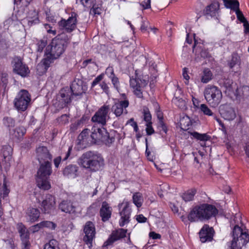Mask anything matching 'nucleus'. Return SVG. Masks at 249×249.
Instances as JSON below:
<instances>
[{"label":"nucleus","instance_id":"473e14b6","mask_svg":"<svg viewBox=\"0 0 249 249\" xmlns=\"http://www.w3.org/2000/svg\"><path fill=\"white\" fill-rule=\"evenodd\" d=\"M219 4L218 2H213L208 5L204 10L205 15L210 16L211 17L216 16L219 10Z\"/></svg>","mask_w":249,"mask_h":249},{"label":"nucleus","instance_id":"20e7f679","mask_svg":"<svg viewBox=\"0 0 249 249\" xmlns=\"http://www.w3.org/2000/svg\"><path fill=\"white\" fill-rule=\"evenodd\" d=\"M232 240L230 249H249V234L248 230H243L237 225L232 229Z\"/></svg>","mask_w":249,"mask_h":249},{"label":"nucleus","instance_id":"0eeeda50","mask_svg":"<svg viewBox=\"0 0 249 249\" xmlns=\"http://www.w3.org/2000/svg\"><path fill=\"white\" fill-rule=\"evenodd\" d=\"M204 94L207 102L213 107L219 104L222 98L221 90L218 87L211 85L205 88Z\"/></svg>","mask_w":249,"mask_h":249},{"label":"nucleus","instance_id":"09e8293b","mask_svg":"<svg viewBox=\"0 0 249 249\" xmlns=\"http://www.w3.org/2000/svg\"><path fill=\"white\" fill-rule=\"evenodd\" d=\"M92 7L90 10L89 13L91 15L95 16L96 15H99L101 13L102 9L100 7L97 6L95 4V2L93 4L91 5Z\"/></svg>","mask_w":249,"mask_h":249},{"label":"nucleus","instance_id":"ea45409f","mask_svg":"<svg viewBox=\"0 0 249 249\" xmlns=\"http://www.w3.org/2000/svg\"><path fill=\"white\" fill-rule=\"evenodd\" d=\"M190 134L194 139L203 142L209 141L211 138L210 136L207 135L206 133L200 134L196 131L190 132Z\"/></svg>","mask_w":249,"mask_h":249},{"label":"nucleus","instance_id":"7c9ffc66","mask_svg":"<svg viewBox=\"0 0 249 249\" xmlns=\"http://www.w3.org/2000/svg\"><path fill=\"white\" fill-rule=\"evenodd\" d=\"M78 167L76 165L70 164L63 170V175L68 178H75L78 176Z\"/></svg>","mask_w":249,"mask_h":249},{"label":"nucleus","instance_id":"13d9d810","mask_svg":"<svg viewBox=\"0 0 249 249\" xmlns=\"http://www.w3.org/2000/svg\"><path fill=\"white\" fill-rule=\"evenodd\" d=\"M69 117L67 114H63L57 118V121L62 124H65L69 122Z\"/></svg>","mask_w":249,"mask_h":249},{"label":"nucleus","instance_id":"72a5a7b5","mask_svg":"<svg viewBox=\"0 0 249 249\" xmlns=\"http://www.w3.org/2000/svg\"><path fill=\"white\" fill-rule=\"evenodd\" d=\"M195 44L193 46V52L195 53L196 55H197V57L199 56L201 57L207 58L210 56V54L208 51L205 49L203 48L202 46H196V41L194 38Z\"/></svg>","mask_w":249,"mask_h":249},{"label":"nucleus","instance_id":"393cba45","mask_svg":"<svg viewBox=\"0 0 249 249\" xmlns=\"http://www.w3.org/2000/svg\"><path fill=\"white\" fill-rule=\"evenodd\" d=\"M57 58H53V55L49 52L46 53V57L42 60L41 62L39 63L36 66L37 71H39V69H42V72H46L50 64L53 62V60Z\"/></svg>","mask_w":249,"mask_h":249},{"label":"nucleus","instance_id":"cd10ccee","mask_svg":"<svg viewBox=\"0 0 249 249\" xmlns=\"http://www.w3.org/2000/svg\"><path fill=\"white\" fill-rule=\"evenodd\" d=\"M40 214L38 209L30 207L26 210L25 217L27 221L33 223L38 220Z\"/></svg>","mask_w":249,"mask_h":249},{"label":"nucleus","instance_id":"e2e57ef3","mask_svg":"<svg viewBox=\"0 0 249 249\" xmlns=\"http://www.w3.org/2000/svg\"><path fill=\"white\" fill-rule=\"evenodd\" d=\"M106 73L108 75L109 78L115 75L114 73L113 69L112 67H108L107 68L106 70Z\"/></svg>","mask_w":249,"mask_h":249},{"label":"nucleus","instance_id":"0e129e2a","mask_svg":"<svg viewBox=\"0 0 249 249\" xmlns=\"http://www.w3.org/2000/svg\"><path fill=\"white\" fill-rule=\"evenodd\" d=\"M31 244L29 241H21V249H30Z\"/></svg>","mask_w":249,"mask_h":249},{"label":"nucleus","instance_id":"2eb2a0df","mask_svg":"<svg viewBox=\"0 0 249 249\" xmlns=\"http://www.w3.org/2000/svg\"><path fill=\"white\" fill-rule=\"evenodd\" d=\"M13 148L9 145H5L2 146L1 149V154L3 157L2 162H0V169L2 170V166L6 171H7L10 166V161L12 158Z\"/></svg>","mask_w":249,"mask_h":249},{"label":"nucleus","instance_id":"774afa93","mask_svg":"<svg viewBox=\"0 0 249 249\" xmlns=\"http://www.w3.org/2000/svg\"><path fill=\"white\" fill-rule=\"evenodd\" d=\"M136 220L139 223H145L147 221V218L141 214L137 215Z\"/></svg>","mask_w":249,"mask_h":249},{"label":"nucleus","instance_id":"f8f14e48","mask_svg":"<svg viewBox=\"0 0 249 249\" xmlns=\"http://www.w3.org/2000/svg\"><path fill=\"white\" fill-rule=\"evenodd\" d=\"M41 209L44 213L54 214L56 213V202L55 197L47 194L41 203Z\"/></svg>","mask_w":249,"mask_h":249},{"label":"nucleus","instance_id":"e433bc0d","mask_svg":"<svg viewBox=\"0 0 249 249\" xmlns=\"http://www.w3.org/2000/svg\"><path fill=\"white\" fill-rule=\"evenodd\" d=\"M225 6L233 11L239 9V2L237 0H223Z\"/></svg>","mask_w":249,"mask_h":249},{"label":"nucleus","instance_id":"c756f323","mask_svg":"<svg viewBox=\"0 0 249 249\" xmlns=\"http://www.w3.org/2000/svg\"><path fill=\"white\" fill-rule=\"evenodd\" d=\"M24 20L27 22L29 26H32L38 23L39 20L37 12L36 10L29 11Z\"/></svg>","mask_w":249,"mask_h":249},{"label":"nucleus","instance_id":"79ce46f5","mask_svg":"<svg viewBox=\"0 0 249 249\" xmlns=\"http://www.w3.org/2000/svg\"><path fill=\"white\" fill-rule=\"evenodd\" d=\"M143 198L142 194L139 193H135L133 196V201L135 205L139 208L142 206Z\"/></svg>","mask_w":249,"mask_h":249},{"label":"nucleus","instance_id":"7ed1b4c3","mask_svg":"<svg viewBox=\"0 0 249 249\" xmlns=\"http://www.w3.org/2000/svg\"><path fill=\"white\" fill-rule=\"evenodd\" d=\"M70 43L68 36L64 33L57 35L47 47L46 51L53 55V58H58L65 51Z\"/></svg>","mask_w":249,"mask_h":249},{"label":"nucleus","instance_id":"aec40b11","mask_svg":"<svg viewBox=\"0 0 249 249\" xmlns=\"http://www.w3.org/2000/svg\"><path fill=\"white\" fill-rule=\"evenodd\" d=\"M36 157L39 162L50 161L51 162L53 156L46 146H39L36 149Z\"/></svg>","mask_w":249,"mask_h":249},{"label":"nucleus","instance_id":"39448f33","mask_svg":"<svg viewBox=\"0 0 249 249\" xmlns=\"http://www.w3.org/2000/svg\"><path fill=\"white\" fill-rule=\"evenodd\" d=\"M39 163L36 178L37 186L41 189L48 190L51 188L48 178L52 173V163L50 161Z\"/></svg>","mask_w":249,"mask_h":249},{"label":"nucleus","instance_id":"a878e982","mask_svg":"<svg viewBox=\"0 0 249 249\" xmlns=\"http://www.w3.org/2000/svg\"><path fill=\"white\" fill-rule=\"evenodd\" d=\"M220 112L222 117L227 120H232L236 117L233 108L229 105L222 106L221 107Z\"/></svg>","mask_w":249,"mask_h":249},{"label":"nucleus","instance_id":"6e6d98bb","mask_svg":"<svg viewBox=\"0 0 249 249\" xmlns=\"http://www.w3.org/2000/svg\"><path fill=\"white\" fill-rule=\"evenodd\" d=\"M235 12L236 15L238 20H239L241 22L243 23L245 21H247L246 18H245L242 12L240 10V9L238 10Z\"/></svg>","mask_w":249,"mask_h":249},{"label":"nucleus","instance_id":"f704fd0d","mask_svg":"<svg viewBox=\"0 0 249 249\" xmlns=\"http://www.w3.org/2000/svg\"><path fill=\"white\" fill-rule=\"evenodd\" d=\"M2 177V183H0V199L1 198L4 199L8 196L10 192V189L8 188V186L7 185V181L6 180V178L4 175H3Z\"/></svg>","mask_w":249,"mask_h":249},{"label":"nucleus","instance_id":"ddd939ff","mask_svg":"<svg viewBox=\"0 0 249 249\" xmlns=\"http://www.w3.org/2000/svg\"><path fill=\"white\" fill-rule=\"evenodd\" d=\"M11 63L14 73L20 75L22 77H25L29 75L30 72L29 69L25 64L23 63L20 57H14Z\"/></svg>","mask_w":249,"mask_h":249},{"label":"nucleus","instance_id":"bf43d9fd","mask_svg":"<svg viewBox=\"0 0 249 249\" xmlns=\"http://www.w3.org/2000/svg\"><path fill=\"white\" fill-rule=\"evenodd\" d=\"M143 9H148L151 8V0H144L140 3Z\"/></svg>","mask_w":249,"mask_h":249},{"label":"nucleus","instance_id":"603ef678","mask_svg":"<svg viewBox=\"0 0 249 249\" xmlns=\"http://www.w3.org/2000/svg\"><path fill=\"white\" fill-rule=\"evenodd\" d=\"M47 42L46 39H41L37 43V50L39 52H42L44 48L47 45Z\"/></svg>","mask_w":249,"mask_h":249},{"label":"nucleus","instance_id":"8fccbe9b","mask_svg":"<svg viewBox=\"0 0 249 249\" xmlns=\"http://www.w3.org/2000/svg\"><path fill=\"white\" fill-rule=\"evenodd\" d=\"M222 82L223 86L226 88V89L229 91H231L232 84L233 83L232 80L229 78H224L222 80Z\"/></svg>","mask_w":249,"mask_h":249},{"label":"nucleus","instance_id":"864d4df0","mask_svg":"<svg viewBox=\"0 0 249 249\" xmlns=\"http://www.w3.org/2000/svg\"><path fill=\"white\" fill-rule=\"evenodd\" d=\"M111 80L112 83L113 85L114 88L119 91V88H120V82L119 81V79L115 75L110 78Z\"/></svg>","mask_w":249,"mask_h":249},{"label":"nucleus","instance_id":"de8ad7c7","mask_svg":"<svg viewBox=\"0 0 249 249\" xmlns=\"http://www.w3.org/2000/svg\"><path fill=\"white\" fill-rule=\"evenodd\" d=\"M200 109L204 115L208 116L213 115V113L212 110L205 104H201L200 107Z\"/></svg>","mask_w":249,"mask_h":249},{"label":"nucleus","instance_id":"680f3d73","mask_svg":"<svg viewBox=\"0 0 249 249\" xmlns=\"http://www.w3.org/2000/svg\"><path fill=\"white\" fill-rule=\"evenodd\" d=\"M88 120V118L85 116H83L80 119L77 120V125L82 127L83 124Z\"/></svg>","mask_w":249,"mask_h":249},{"label":"nucleus","instance_id":"338daca9","mask_svg":"<svg viewBox=\"0 0 249 249\" xmlns=\"http://www.w3.org/2000/svg\"><path fill=\"white\" fill-rule=\"evenodd\" d=\"M15 131H17L19 134V136H23L26 132V129L23 126H19L15 129Z\"/></svg>","mask_w":249,"mask_h":249},{"label":"nucleus","instance_id":"4468645a","mask_svg":"<svg viewBox=\"0 0 249 249\" xmlns=\"http://www.w3.org/2000/svg\"><path fill=\"white\" fill-rule=\"evenodd\" d=\"M74 97H72L69 88L62 89L57 95L56 100L58 101V107L63 108L70 103Z\"/></svg>","mask_w":249,"mask_h":249},{"label":"nucleus","instance_id":"9b49d317","mask_svg":"<svg viewBox=\"0 0 249 249\" xmlns=\"http://www.w3.org/2000/svg\"><path fill=\"white\" fill-rule=\"evenodd\" d=\"M83 231L85 233L83 241L89 246V248H90L92 246V242L95 238L96 235L94 223L90 221L86 222L84 226Z\"/></svg>","mask_w":249,"mask_h":249},{"label":"nucleus","instance_id":"2f4dec72","mask_svg":"<svg viewBox=\"0 0 249 249\" xmlns=\"http://www.w3.org/2000/svg\"><path fill=\"white\" fill-rule=\"evenodd\" d=\"M17 228L19 233L21 241H29V231L25 226L22 223H18L17 224Z\"/></svg>","mask_w":249,"mask_h":249},{"label":"nucleus","instance_id":"a19ab883","mask_svg":"<svg viewBox=\"0 0 249 249\" xmlns=\"http://www.w3.org/2000/svg\"><path fill=\"white\" fill-rule=\"evenodd\" d=\"M213 74L209 69H205L203 71L201 81L203 83H208L212 79Z\"/></svg>","mask_w":249,"mask_h":249},{"label":"nucleus","instance_id":"bb28decb","mask_svg":"<svg viewBox=\"0 0 249 249\" xmlns=\"http://www.w3.org/2000/svg\"><path fill=\"white\" fill-rule=\"evenodd\" d=\"M112 210L111 207L109 206V204L106 201H104L102 203L99 212L100 216L102 221L105 222L110 219L112 213Z\"/></svg>","mask_w":249,"mask_h":249},{"label":"nucleus","instance_id":"a211bd4d","mask_svg":"<svg viewBox=\"0 0 249 249\" xmlns=\"http://www.w3.org/2000/svg\"><path fill=\"white\" fill-rule=\"evenodd\" d=\"M123 205H124L123 209L120 212L121 219L119 221V225L121 227H123L125 224L129 223L131 212L128 202H124L121 204H119V207H121Z\"/></svg>","mask_w":249,"mask_h":249},{"label":"nucleus","instance_id":"3c124183","mask_svg":"<svg viewBox=\"0 0 249 249\" xmlns=\"http://www.w3.org/2000/svg\"><path fill=\"white\" fill-rule=\"evenodd\" d=\"M41 223L43 228L46 227L51 230H54L56 226L55 223L51 221H44L41 222Z\"/></svg>","mask_w":249,"mask_h":249},{"label":"nucleus","instance_id":"5701e85b","mask_svg":"<svg viewBox=\"0 0 249 249\" xmlns=\"http://www.w3.org/2000/svg\"><path fill=\"white\" fill-rule=\"evenodd\" d=\"M103 136L102 142L107 146H110L114 142L116 137H119V134L116 131L112 130L108 132L105 128H103Z\"/></svg>","mask_w":249,"mask_h":249},{"label":"nucleus","instance_id":"5fc2aeb1","mask_svg":"<svg viewBox=\"0 0 249 249\" xmlns=\"http://www.w3.org/2000/svg\"><path fill=\"white\" fill-rule=\"evenodd\" d=\"M3 241L6 243V244L8 245L10 248H11V249H16L17 245L15 244L14 241L12 238L4 239Z\"/></svg>","mask_w":249,"mask_h":249},{"label":"nucleus","instance_id":"c85d7f7f","mask_svg":"<svg viewBox=\"0 0 249 249\" xmlns=\"http://www.w3.org/2000/svg\"><path fill=\"white\" fill-rule=\"evenodd\" d=\"M103 128H100L95 126L92 128L90 137L92 139V142L95 143L102 141L103 131Z\"/></svg>","mask_w":249,"mask_h":249},{"label":"nucleus","instance_id":"a18cd8bd","mask_svg":"<svg viewBox=\"0 0 249 249\" xmlns=\"http://www.w3.org/2000/svg\"><path fill=\"white\" fill-rule=\"evenodd\" d=\"M158 118L159 120L158 128L160 131L162 130L166 134L168 131V128L166 124L163 122V118L162 116H160L159 114L158 115Z\"/></svg>","mask_w":249,"mask_h":249},{"label":"nucleus","instance_id":"69168bd1","mask_svg":"<svg viewBox=\"0 0 249 249\" xmlns=\"http://www.w3.org/2000/svg\"><path fill=\"white\" fill-rule=\"evenodd\" d=\"M101 88L103 90V91L107 94L109 92V87H108L107 84L105 82H102L100 85Z\"/></svg>","mask_w":249,"mask_h":249},{"label":"nucleus","instance_id":"6ab92c4d","mask_svg":"<svg viewBox=\"0 0 249 249\" xmlns=\"http://www.w3.org/2000/svg\"><path fill=\"white\" fill-rule=\"evenodd\" d=\"M127 231V230L124 229H119L113 231L107 240L104 242L103 246L107 247L111 245L115 241L125 237Z\"/></svg>","mask_w":249,"mask_h":249},{"label":"nucleus","instance_id":"9d476101","mask_svg":"<svg viewBox=\"0 0 249 249\" xmlns=\"http://www.w3.org/2000/svg\"><path fill=\"white\" fill-rule=\"evenodd\" d=\"M109 106L103 105L94 114L91 118V121L100 124L102 126L106 124L107 121L110 118Z\"/></svg>","mask_w":249,"mask_h":249},{"label":"nucleus","instance_id":"f03ea898","mask_svg":"<svg viewBox=\"0 0 249 249\" xmlns=\"http://www.w3.org/2000/svg\"><path fill=\"white\" fill-rule=\"evenodd\" d=\"M78 163L83 168L91 172L101 169L104 165V160L100 155L92 151H88L81 156Z\"/></svg>","mask_w":249,"mask_h":249},{"label":"nucleus","instance_id":"f257e3e1","mask_svg":"<svg viewBox=\"0 0 249 249\" xmlns=\"http://www.w3.org/2000/svg\"><path fill=\"white\" fill-rule=\"evenodd\" d=\"M218 213V210L214 205L203 203L194 207L189 213L188 219L192 222L208 220L215 217Z\"/></svg>","mask_w":249,"mask_h":249},{"label":"nucleus","instance_id":"4c0bfd02","mask_svg":"<svg viewBox=\"0 0 249 249\" xmlns=\"http://www.w3.org/2000/svg\"><path fill=\"white\" fill-rule=\"evenodd\" d=\"M196 190L195 188H191L185 192L182 195L181 197L185 202L192 201L194 196L196 194Z\"/></svg>","mask_w":249,"mask_h":249},{"label":"nucleus","instance_id":"6e6552de","mask_svg":"<svg viewBox=\"0 0 249 249\" xmlns=\"http://www.w3.org/2000/svg\"><path fill=\"white\" fill-rule=\"evenodd\" d=\"M139 72V70H136L135 78L130 77V86L133 89V93L138 98H143L142 88L145 87L147 85L148 81L141 79Z\"/></svg>","mask_w":249,"mask_h":249},{"label":"nucleus","instance_id":"052dcab7","mask_svg":"<svg viewBox=\"0 0 249 249\" xmlns=\"http://www.w3.org/2000/svg\"><path fill=\"white\" fill-rule=\"evenodd\" d=\"M96 0H81V3L85 7H90Z\"/></svg>","mask_w":249,"mask_h":249},{"label":"nucleus","instance_id":"49530a36","mask_svg":"<svg viewBox=\"0 0 249 249\" xmlns=\"http://www.w3.org/2000/svg\"><path fill=\"white\" fill-rule=\"evenodd\" d=\"M58 243L56 240L52 239L44 245V249H56Z\"/></svg>","mask_w":249,"mask_h":249},{"label":"nucleus","instance_id":"c9c22d12","mask_svg":"<svg viewBox=\"0 0 249 249\" xmlns=\"http://www.w3.org/2000/svg\"><path fill=\"white\" fill-rule=\"evenodd\" d=\"M89 130L88 129H84L82 132L78 135L77 143L78 145H85L88 142V139Z\"/></svg>","mask_w":249,"mask_h":249},{"label":"nucleus","instance_id":"dca6fc26","mask_svg":"<svg viewBox=\"0 0 249 249\" xmlns=\"http://www.w3.org/2000/svg\"><path fill=\"white\" fill-rule=\"evenodd\" d=\"M129 102L127 101H117L112 105L111 109L116 117H120L123 114H127V107L129 106Z\"/></svg>","mask_w":249,"mask_h":249},{"label":"nucleus","instance_id":"c03bdc74","mask_svg":"<svg viewBox=\"0 0 249 249\" xmlns=\"http://www.w3.org/2000/svg\"><path fill=\"white\" fill-rule=\"evenodd\" d=\"M240 57L236 53L232 55V58L229 63V66L230 69H233L236 66H238L240 63Z\"/></svg>","mask_w":249,"mask_h":249},{"label":"nucleus","instance_id":"423d86ee","mask_svg":"<svg viewBox=\"0 0 249 249\" xmlns=\"http://www.w3.org/2000/svg\"><path fill=\"white\" fill-rule=\"evenodd\" d=\"M31 103V96L28 90L21 89L14 100V105L18 112L26 111Z\"/></svg>","mask_w":249,"mask_h":249},{"label":"nucleus","instance_id":"b1692460","mask_svg":"<svg viewBox=\"0 0 249 249\" xmlns=\"http://www.w3.org/2000/svg\"><path fill=\"white\" fill-rule=\"evenodd\" d=\"M143 118L146 122V132L147 135H151L155 133V131L152 126V116L147 108L143 109Z\"/></svg>","mask_w":249,"mask_h":249},{"label":"nucleus","instance_id":"37998d69","mask_svg":"<svg viewBox=\"0 0 249 249\" xmlns=\"http://www.w3.org/2000/svg\"><path fill=\"white\" fill-rule=\"evenodd\" d=\"M3 124L10 130L15 125V121L10 117H4L2 120Z\"/></svg>","mask_w":249,"mask_h":249},{"label":"nucleus","instance_id":"412c9836","mask_svg":"<svg viewBox=\"0 0 249 249\" xmlns=\"http://www.w3.org/2000/svg\"><path fill=\"white\" fill-rule=\"evenodd\" d=\"M69 89L72 97H79L80 98L84 93H85V90L83 89V81L79 79H78L77 81L74 80Z\"/></svg>","mask_w":249,"mask_h":249},{"label":"nucleus","instance_id":"4be33fe9","mask_svg":"<svg viewBox=\"0 0 249 249\" xmlns=\"http://www.w3.org/2000/svg\"><path fill=\"white\" fill-rule=\"evenodd\" d=\"M58 209L62 212L66 213H76V207L70 200L65 199L62 200L58 204Z\"/></svg>","mask_w":249,"mask_h":249},{"label":"nucleus","instance_id":"1a4fd4ad","mask_svg":"<svg viewBox=\"0 0 249 249\" xmlns=\"http://www.w3.org/2000/svg\"><path fill=\"white\" fill-rule=\"evenodd\" d=\"M78 16L76 13L72 12L67 20L62 18L58 22L59 28L65 30L67 33H70L72 32L76 28Z\"/></svg>","mask_w":249,"mask_h":249},{"label":"nucleus","instance_id":"58836bf2","mask_svg":"<svg viewBox=\"0 0 249 249\" xmlns=\"http://www.w3.org/2000/svg\"><path fill=\"white\" fill-rule=\"evenodd\" d=\"M192 124V122L190 117L188 116H184L181 117L179 121V126L181 129L187 130Z\"/></svg>","mask_w":249,"mask_h":249},{"label":"nucleus","instance_id":"4d7b16f0","mask_svg":"<svg viewBox=\"0 0 249 249\" xmlns=\"http://www.w3.org/2000/svg\"><path fill=\"white\" fill-rule=\"evenodd\" d=\"M104 74L101 73L96 77L91 83V88H93L95 86L98 84L104 78Z\"/></svg>","mask_w":249,"mask_h":249},{"label":"nucleus","instance_id":"f3484780","mask_svg":"<svg viewBox=\"0 0 249 249\" xmlns=\"http://www.w3.org/2000/svg\"><path fill=\"white\" fill-rule=\"evenodd\" d=\"M214 233L213 228L210 227L208 225H204L198 233L200 241L202 243L212 241Z\"/></svg>","mask_w":249,"mask_h":249}]
</instances>
